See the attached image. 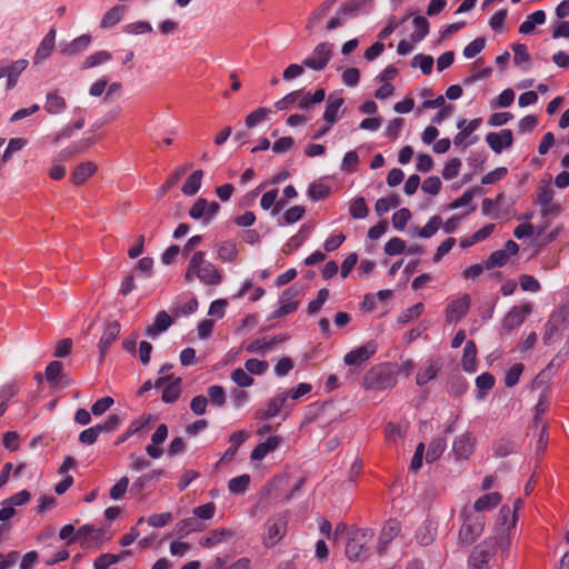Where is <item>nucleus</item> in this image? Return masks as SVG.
<instances>
[{"mask_svg": "<svg viewBox=\"0 0 569 569\" xmlns=\"http://www.w3.org/2000/svg\"><path fill=\"white\" fill-rule=\"evenodd\" d=\"M196 278L207 286H218L222 281L221 272L206 259L203 251H196L191 256L184 273L187 282H192Z\"/></svg>", "mask_w": 569, "mask_h": 569, "instance_id": "f257e3e1", "label": "nucleus"}, {"mask_svg": "<svg viewBox=\"0 0 569 569\" xmlns=\"http://www.w3.org/2000/svg\"><path fill=\"white\" fill-rule=\"evenodd\" d=\"M510 540L502 537H491L478 543L468 558L469 569H490V561L496 555L498 548L502 552L507 551Z\"/></svg>", "mask_w": 569, "mask_h": 569, "instance_id": "f03ea898", "label": "nucleus"}, {"mask_svg": "<svg viewBox=\"0 0 569 569\" xmlns=\"http://www.w3.org/2000/svg\"><path fill=\"white\" fill-rule=\"evenodd\" d=\"M346 556L351 561H363L369 557L367 545L372 540L375 531L370 528H356L347 532Z\"/></svg>", "mask_w": 569, "mask_h": 569, "instance_id": "7ed1b4c3", "label": "nucleus"}, {"mask_svg": "<svg viewBox=\"0 0 569 569\" xmlns=\"http://www.w3.org/2000/svg\"><path fill=\"white\" fill-rule=\"evenodd\" d=\"M399 370L388 363L371 368L363 378L366 389L386 390L396 386Z\"/></svg>", "mask_w": 569, "mask_h": 569, "instance_id": "20e7f679", "label": "nucleus"}, {"mask_svg": "<svg viewBox=\"0 0 569 569\" xmlns=\"http://www.w3.org/2000/svg\"><path fill=\"white\" fill-rule=\"evenodd\" d=\"M288 517L286 513H278L269 518L264 525L262 542L267 548L276 546L286 535Z\"/></svg>", "mask_w": 569, "mask_h": 569, "instance_id": "39448f33", "label": "nucleus"}, {"mask_svg": "<svg viewBox=\"0 0 569 569\" xmlns=\"http://www.w3.org/2000/svg\"><path fill=\"white\" fill-rule=\"evenodd\" d=\"M332 57V44L328 42H321L316 46L312 53L303 59L302 63L305 67L315 70H323Z\"/></svg>", "mask_w": 569, "mask_h": 569, "instance_id": "423d86ee", "label": "nucleus"}, {"mask_svg": "<svg viewBox=\"0 0 569 569\" xmlns=\"http://www.w3.org/2000/svg\"><path fill=\"white\" fill-rule=\"evenodd\" d=\"M483 525L480 515L467 516L459 530V541L462 545H471L482 533Z\"/></svg>", "mask_w": 569, "mask_h": 569, "instance_id": "0eeeda50", "label": "nucleus"}, {"mask_svg": "<svg viewBox=\"0 0 569 569\" xmlns=\"http://www.w3.org/2000/svg\"><path fill=\"white\" fill-rule=\"evenodd\" d=\"M298 296L299 290L296 287H290L282 291L279 298L280 307L271 313L270 319L282 318L295 312L299 305Z\"/></svg>", "mask_w": 569, "mask_h": 569, "instance_id": "6e6552de", "label": "nucleus"}, {"mask_svg": "<svg viewBox=\"0 0 569 569\" xmlns=\"http://www.w3.org/2000/svg\"><path fill=\"white\" fill-rule=\"evenodd\" d=\"M471 299L469 295L451 301L446 308V320L447 322H457L462 319L469 311Z\"/></svg>", "mask_w": 569, "mask_h": 569, "instance_id": "1a4fd4ad", "label": "nucleus"}, {"mask_svg": "<svg viewBox=\"0 0 569 569\" xmlns=\"http://www.w3.org/2000/svg\"><path fill=\"white\" fill-rule=\"evenodd\" d=\"M377 351V346L373 341L358 347L346 353L343 361L348 366H359L369 360Z\"/></svg>", "mask_w": 569, "mask_h": 569, "instance_id": "9d476101", "label": "nucleus"}, {"mask_svg": "<svg viewBox=\"0 0 569 569\" xmlns=\"http://www.w3.org/2000/svg\"><path fill=\"white\" fill-rule=\"evenodd\" d=\"M531 311L532 306L530 303L512 307L503 319V328L507 330H512L519 327L521 323H523Z\"/></svg>", "mask_w": 569, "mask_h": 569, "instance_id": "9b49d317", "label": "nucleus"}, {"mask_svg": "<svg viewBox=\"0 0 569 569\" xmlns=\"http://www.w3.org/2000/svg\"><path fill=\"white\" fill-rule=\"evenodd\" d=\"M486 141L493 152L501 153L503 149L512 146V131L510 129H503L499 132H489L486 136Z\"/></svg>", "mask_w": 569, "mask_h": 569, "instance_id": "f8f14e48", "label": "nucleus"}, {"mask_svg": "<svg viewBox=\"0 0 569 569\" xmlns=\"http://www.w3.org/2000/svg\"><path fill=\"white\" fill-rule=\"evenodd\" d=\"M234 532L227 528H217L210 530L204 537L199 540V545L203 548H213L218 545L228 542L232 539Z\"/></svg>", "mask_w": 569, "mask_h": 569, "instance_id": "ddd939ff", "label": "nucleus"}, {"mask_svg": "<svg viewBox=\"0 0 569 569\" xmlns=\"http://www.w3.org/2000/svg\"><path fill=\"white\" fill-rule=\"evenodd\" d=\"M400 530H401L400 522L396 519H389L385 523V526L380 532L379 542H378L379 555H383L386 552V550L388 549V545L399 535Z\"/></svg>", "mask_w": 569, "mask_h": 569, "instance_id": "4468645a", "label": "nucleus"}, {"mask_svg": "<svg viewBox=\"0 0 569 569\" xmlns=\"http://www.w3.org/2000/svg\"><path fill=\"white\" fill-rule=\"evenodd\" d=\"M120 323L117 320L109 322L99 340L98 349L100 352V359H103L107 355L110 346L116 341L120 335Z\"/></svg>", "mask_w": 569, "mask_h": 569, "instance_id": "2eb2a0df", "label": "nucleus"}, {"mask_svg": "<svg viewBox=\"0 0 569 569\" xmlns=\"http://www.w3.org/2000/svg\"><path fill=\"white\" fill-rule=\"evenodd\" d=\"M288 337L286 335L274 336L270 340H266L264 338L256 339L246 346V350L250 353L261 352L264 355L266 352L271 351L278 343L286 341Z\"/></svg>", "mask_w": 569, "mask_h": 569, "instance_id": "dca6fc26", "label": "nucleus"}, {"mask_svg": "<svg viewBox=\"0 0 569 569\" xmlns=\"http://www.w3.org/2000/svg\"><path fill=\"white\" fill-rule=\"evenodd\" d=\"M288 399V393H279L276 397L271 398L264 409H261L257 412V418L259 419H271L276 417L281 409L284 407L286 401Z\"/></svg>", "mask_w": 569, "mask_h": 569, "instance_id": "f3484780", "label": "nucleus"}, {"mask_svg": "<svg viewBox=\"0 0 569 569\" xmlns=\"http://www.w3.org/2000/svg\"><path fill=\"white\" fill-rule=\"evenodd\" d=\"M91 41L90 34H82L62 47L60 52L68 57L79 56L89 48Z\"/></svg>", "mask_w": 569, "mask_h": 569, "instance_id": "a211bd4d", "label": "nucleus"}, {"mask_svg": "<svg viewBox=\"0 0 569 569\" xmlns=\"http://www.w3.org/2000/svg\"><path fill=\"white\" fill-rule=\"evenodd\" d=\"M343 98L336 94H330L327 100L326 110L323 112V120L329 126H333L339 120V110L343 104Z\"/></svg>", "mask_w": 569, "mask_h": 569, "instance_id": "6ab92c4d", "label": "nucleus"}, {"mask_svg": "<svg viewBox=\"0 0 569 569\" xmlns=\"http://www.w3.org/2000/svg\"><path fill=\"white\" fill-rule=\"evenodd\" d=\"M56 44V30L51 29L40 42L36 54H34V63H40L50 57L54 49Z\"/></svg>", "mask_w": 569, "mask_h": 569, "instance_id": "aec40b11", "label": "nucleus"}, {"mask_svg": "<svg viewBox=\"0 0 569 569\" xmlns=\"http://www.w3.org/2000/svg\"><path fill=\"white\" fill-rule=\"evenodd\" d=\"M172 323L170 316L166 311L157 313L154 322L146 328V335L150 338H156L164 332Z\"/></svg>", "mask_w": 569, "mask_h": 569, "instance_id": "412c9836", "label": "nucleus"}, {"mask_svg": "<svg viewBox=\"0 0 569 569\" xmlns=\"http://www.w3.org/2000/svg\"><path fill=\"white\" fill-rule=\"evenodd\" d=\"M97 166L93 162L87 161L77 166L71 173V182L76 186L84 183L94 172Z\"/></svg>", "mask_w": 569, "mask_h": 569, "instance_id": "4be33fe9", "label": "nucleus"}, {"mask_svg": "<svg viewBox=\"0 0 569 569\" xmlns=\"http://www.w3.org/2000/svg\"><path fill=\"white\" fill-rule=\"evenodd\" d=\"M280 445V438L269 437L266 441L259 443L251 452L250 458L253 461L262 460L269 452L276 450Z\"/></svg>", "mask_w": 569, "mask_h": 569, "instance_id": "5701e85b", "label": "nucleus"}, {"mask_svg": "<svg viewBox=\"0 0 569 569\" xmlns=\"http://www.w3.org/2000/svg\"><path fill=\"white\" fill-rule=\"evenodd\" d=\"M204 529V525L196 517L186 518L176 525L177 535L182 538L191 532H199Z\"/></svg>", "mask_w": 569, "mask_h": 569, "instance_id": "b1692460", "label": "nucleus"}, {"mask_svg": "<svg viewBox=\"0 0 569 569\" xmlns=\"http://www.w3.org/2000/svg\"><path fill=\"white\" fill-rule=\"evenodd\" d=\"M43 108L50 114H58L67 109V102L57 91H50L46 97Z\"/></svg>", "mask_w": 569, "mask_h": 569, "instance_id": "393cba45", "label": "nucleus"}, {"mask_svg": "<svg viewBox=\"0 0 569 569\" xmlns=\"http://www.w3.org/2000/svg\"><path fill=\"white\" fill-rule=\"evenodd\" d=\"M28 60L19 59L13 61L10 66L4 67L6 77H7V87L9 89L13 88L17 83L18 77L20 73L28 67Z\"/></svg>", "mask_w": 569, "mask_h": 569, "instance_id": "a878e982", "label": "nucleus"}, {"mask_svg": "<svg viewBox=\"0 0 569 569\" xmlns=\"http://www.w3.org/2000/svg\"><path fill=\"white\" fill-rule=\"evenodd\" d=\"M452 449L458 458L467 459L473 451V441L469 435H461L453 441Z\"/></svg>", "mask_w": 569, "mask_h": 569, "instance_id": "bb28decb", "label": "nucleus"}, {"mask_svg": "<svg viewBox=\"0 0 569 569\" xmlns=\"http://www.w3.org/2000/svg\"><path fill=\"white\" fill-rule=\"evenodd\" d=\"M217 257L222 262H234L238 258V248L233 241H222L217 244Z\"/></svg>", "mask_w": 569, "mask_h": 569, "instance_id": "cd10ccee", "label": "nucleus"}, {"mask_svg": "<svg viewBox=\"0 0 569 569\" xmlns=\"http://www.w3.org/2000/svg\"><path fill=\"white\" fill-rule=\"evenodd\" d=\"M476 357L477 347L475 341L469 340L465 345L463 356L461 360L462 369L467 372H473L476 370Z\"/></svg>", "mask_w": 569, "mask_h": 569, "instance_id": "c85d7f7f", "label": "nucleus"}, {"mask_svg": "<svg viewBox=\"0 0 569 569\" xmlns=\"http://www.w3.org/2000/svg\"><path fill=\"white\" fill-rule=\"evenodd\" d=\"M278 189H272L263 193L260 199V206L263 210H268L273 206L272 214H277L286 204L283 200L277 201Z\"/></svg>", "mask_w": 569, "mask_h": 569, "instance_id": "c756f323", "label": "nucleus"}, {"mask_svg": "<svg viewBox=\"0 0 569 569\" xmlns=\"http://www.w3.org/2000/svg\"><path fill=\"white\" fill-rule=\"evenodd\" d=\"M501 495L499 492H490L481 496L475 501L473 509L480 513L499 505Z\"/></svg>", "mask_w": 569, "mask_h": 569, "instance_id": "7c9ffc66", "label": "nucleus"}, {"mask_svg": "<svg viewBox=\"0 0 569 569\" xmlns=\"http://www.w3.org/2000/svg\"><path fill=\"white\" fill-rule=\"evenodd\" d=\"M412 24L416 30L410 34V40L413 43H418L428 36L430 26L428 20L422 16L415 17Z\"/></svg>", "mask_w": 569, "mask_h": 569, "instance_id": "2f4dec72", "label": "nucleus"}, {"mask_svg": "<svg viewBox=\"0 0 569 569\" xmlns=\"http://www.w3.org/2000/svg\"><path fill=\"white\" fill-rule=\"evenodd\" d=\"M500 520H501V532L498 537H508V533L511 528H515L517 522V515L515 511H512L509 507H502L500 509Z\"/></svg>", "mask_w": 569, "mask_h": 569, "instance_id": "473e14b6", "label": "nucleus"}, {"mask_svg": "<svg viewBox=\"0 0 569 569\" xmlns=\"http://www.w3.org/2000/svg\"><path fill=\"white\" fill-rule=\"evenodd\" d=\"M202 177V170H196L194 172H192L181 188L182 193L186 196L196 194L201 187Z\"/></svg>", "mask_w": 569, "mask_h": 569, "instance_id": "72a5a7b5", "label": "nucleus"}, {"mask_svg": "<svg viewBox=\"0 0 569 569\" xmlns=\"http://www.w3.org/2000/svg\"><path fill=\"white\" fill-rule=\"evenodd\" d=\"M181 378H174L162 390V401L166 403H173L178 400L181 393Z\"/></svg>", "mask_w": 569, "mask_h": 569, "instance_id": "f704fd0d", "label": "nucleus"}, {"mask_svg": "<svg viewBox=\"0 0 569 569\" xmlns=\"http://www.w3.org/2000/svg\"><path fill=\"white\" fill-rule=\"evenodd\" d=\"M446 448L447 441L443 438L433 439L428 446V450L426 453L427 462L431 463L438 460L445 452Z\"/></svg>", "mask_w": 569, "mask_h": 569, "instance_id": "c9c22d12", "label": "nucleus"}, {"mask_svg": "<svg viewBox=\"0 0 569 569\" xmlns=\"http://www.w3.org/2000/svg\"><path fill=\"white\" fill-rule=\"evenodd\" d=\"M112 59V54L107 50L97 51L88 56L81 66V69L87 70L94 68L99 64L106 63Z\"/></svg>", "mask_w": 569, "mask_h": 569, "instance_id": "e433bc0d", "label": "nucleus"}, {"mask_svg": "<svg viewBox=\"0 0 569 569\" xmlns=\"http://www.w3.org/2000/svg\"><path fill=\"white\" fill-rule=\"evenodd\" d=\"M553 194L555 192L549 184L539 186L537 189V201L540 206L543 207V216H547L549 212H551V209H548L547 206H549L552 201Z\"/></svg>", "mask_w": 569, "mask_h": 569, "instance_id": "4c0bfd02", "label": "nucleus"}, {"mask_svg": "<svg viewBox=\"0 0 569 569\" xmlns=\"http://www.w3.org/2000/svg\"><path fill=\"white\" fill-rule=\"evenodd\" d=\"M442 226V219L440 216H432L429 221L420 229L416 230L417 236L421 238H431Z\"/></svg>", "mask_w": 569, "mask_h": 569, "instance_id": "58836bf2", "label": "nucleus"}, {"mask_svg": "<svg viewBox=\"0 0 569 569\" xmlns=\"http://www.w3.org/2000/svg\"><path fill=\"white\" fill-rule=\"evenodd\" d=\"M250 483V476L247 473L240 475L229 480L228 489L233 495H243Z\"/></svg>", "mask_w": 569, "mask_h": 569, "instance_id": "ea45409f", "label": "nucleus"}, {"mask_svg": "<svg viewBox=\"0 0 569 569\" xmlns=\"http://www.w3.org/2000/svg\"><path fill=\"white\" fill-rule=\"evenodd\" d=\"M399 202H400L399 197L395 193H392L386 198H380L377 200L376 206H375L376 213L379 217H381L385 213L389 212L392 208L398 207Z\"/></svg>", "mask_w": 569, "mask_h": 569, "instance_id": "a19ab883", "label": "nucleus"}, {"mask_svg": "<svg viewBox=\"0 0 569 569\" xmlns=\"http://www.w3.org/2000/svg\"><path fill=\"white\" fill-rule=\"evenodd\" d=\"M336 0H327L323 3H321L310 16L307 28L312 29L323 17L327 16V13L330 11V9L335 6Z\"/></svg>", "mask_w": 569, "mask_h": 569, "instance_id": "79ce46f5", "label": "nucleus"}, {"mask_svg": "<svg viewBox=\"0 0 569 569\" xmlns=\"http://www.w3.org/2000/svg\"><path fill=\"white\" fill-rule=\"evenodd\" d=\"M349 213L353 219H365L368 217L369 208L363 197H358L350 202Z\"/></svg>", "mask_w": 569, "mask_h": 569, "instance_id": "37998d69", "label": "nucleus"}, {"mask_svg": "<svg viewBox=\"0 0 569 569\" xmlns=\"http://www.w3.org/2000/svg\"><path fill=\"white\" fill-rule=\"evenodd\" d=\"M63 375L62 362L54 360L51 361L46 368V378L51 387H58V379Z\"/></svg>", "mask_w": 569, "mask_h": 569, "instance_id": "c03bdc74", "label": "nucleus"}, {"mask_svg": "<svg viewBox=\"0 0 569 569\" xmlns=\"http://www.w3.org/2000/svg\"><path fill=\"white\" fill-rule=\"evenodd\" d=\"M130 555L129 550L122 551L120 555L102 553L93 563L94 569H108L111 565L117 563L121 557Z\"/></svg>", "mask_w": 569, "mask_h": 569, "instance_id": "a18cd8bd", "label": "nucleus"}, {"mask_svg": "<svg viewBox=\"0 0 569 569\" xmlns=\"http://www.w3.org/2000/svg\"><path fill=\"white\" fill-rule=\"evenodd\" d=\"M123 14V7L122 6H116L108 10L102 20H101V28L108 29L114 27L122 18Z\"/></svg>", "mask_w": 569, "mask_h": 569, "instance_id": "49530a36", "label": "nucleus"}, {"mask_svg": "<svg viewBox=\"0 0 569 569\" xmlns=\"http://www.w3.org/2000/svg\"><path fill=\"white\" fill-rule=\"evenodd\" d=\"M191 164H183L178 167L166 180V182L162 184L160 191L162 194L168 192L172 187H174L179 180L187 173V171L190 169Z\"/></svg>", "mask_w": 569, "mask_h": 569, "instance_id": "de8ad7c7", "label": "nucleus"}, {"mask_svg": "<svg viewBox=\"0 0 569 569\" xmlns=\"http://www.w3.org/2000/svg\"><path fill=\"white\" fill-rule=\"evenodd\" d=\"M433 62L432 56L418 53L411 60V67L419 68L423 74H430L432 72Z\"/></svg>", "mask_w": 569, "mask_h": 569, "instance_id": "09e8293b", "label": "nucleus"}, {"mask_svg": "<svg viewBox=\"0 0 569 569\" xmlns=\"http://www.w3.org/2000/svg\"><path fill=\"white\" fill-rule=\"evenodd\" d=\"M172 519L171 512H163V513H154L149 516L147 519L143 517L138 519V525L143 523L144 521L148 522L149 526L154 528H162L166 525H168Z\"/></svg>", "mask_w": 569, "mask_h": 569, "instance_id": "8fccbe9b", "label": "nucleus"}, {"mask_svg": "<svg viewBox=\"0 0 569 569\" xmlns=\"http://www.w3.org/2000/svg\"><path fill=\"white\" fill-rule=\"evenodd\" d=\"M148 421H149V419H142V418L133 420L128 426L127 430L117 438L116 445L119 446V445L123 443L124 441H127L131 436H133L134 433L140 431L148 423Z\"/></svg>", "mask_w": 569, "mask_h": 569, "instance_id": "3c124183", "label": "nucleus"}, {"mask_svg": "<svg viewBox=\"0 0 569 569\" xmlns=\"http://www.w3.org/2000/svg\"><path fill=\"white\" fill-rule=\"evenodd\" d=\"M271 113V110L268 108H258L254 111L250 112L244 120L246 127L248 129L254 128L262 121L267 119V117Z\"/></svg>", "mask_w": 569, "mask_h": 569, "instance_id": "603ef678", "label": "nucleus"}, {"mask_svg": "<svg viewBox=\"0 0 569 569\" xmlns=\"http://www.w3.org/2000/svg\"><path fill=\"white\" fill-rule=\"evenodd\" d=\"M439 370V366L436 362H430L425 369H421L416 377L418 386H423L432 380Z\"/></svg>", "mask_w": 569, "mask_h": 569, "instance_id": "864d4df0", "label": "nucleus"}, {"mask_svg": "<svg viewBox=\"0 0 569 569\" xmlns=\"http://www.w3.org/2000/svg\"><path fill=\"white\" fill-rule=\"evenodd\" d=\"M27 144V140L23 138H12L9 140V143L1 157L2 162H8L13 153L20 151Z\"/></svg>", "mask_w": 569, "mask_h": 569, "instance_id": "5fc2aeb1", "label": "nucleus"}, {"mask_svg": "<svg viewBox=\"0 0 569 569\" xmlns=\"http://www.w3.org/2000/svg\"><path fill=\"white\" fill-rule=\"evenodd\" d=\"M207 393H208V397L210 399V402L213 406H217L219 408L224 406V403H226V392H224L223 387L218 386V385L210 386L207 389Z\"/></svg>", "mask_w": 569, "mask_h": 569, "instance_id": "6e6d98bb", "label": "nucleus"}, {"mask_svg": "<svg viewBox=\"0 0 569 569\" xmlns=\"http://www.w3.org/2000/svg\"><path fill=\"white\" fill-rule=\"evenodd\" d=\"M509 260L508 253H506V250H496L493 251L489 258L485 262L486 269H493L496 267H502L505 266Z\"/></svg>", "mask_w": 569, "mask_h": 569, "instance_id": "4d7b16f0", "label": "nucleus"}, {"mask_svg": "<svg viewBox=\"0 0 569 569\" xmlns=\"http://www.w3.org/2000/svg\"><path fill=\"white\" fill-rule=\"evenodd\" d=\"M476 386L480 391L479 397L482 398L495 386V377L489 372H483L477 377Z\"/></svg>", "mask_w": 569, "mask_h": 569, "instance_id": "13d9d810", "label": "nucleus"}, {"mask_svg": "<svg viewBox=\"0 0 569 569\" xmlns=\"http://www.w3.org/2000/svg\"><path fill=\"white\" fill-rule=\"evenodd\" d=\"M410 219V210L407 208H401L392 214V226L396 230L402 231Z\"/></svg>", "mask_w": 569, "mask_h": 569, "instance_id": "bf43d9fd", "label": "nucleus"}, {"mask_svg": "<svg viewBox=\"0 0 569 569\" xmlns=\"http://www.w3.org/2000/svg\"><path fill=\"white\" fill-rule=\"evenodd\" d=\"M231 380L241 388L250 387L254 380L250 373L244 371L242 368H237L231 372Z\"/></svg>", "mask_w": 569, "mask_h": 569, "instance_id": "052dcab7", "label": "nucleus"}, {"mask_svg": "<svg viewBox=\"0 0 569 569\" xmlns=\"http://www.w3.org/2000/svg\"><path fill=\"white\" fill-rule=\"evenodd\" d=\"M311 230L310 227L303 224L297 234H295L293 237H291L287 243V248H288V251L287 252H290V251H293V250H297L307 239V234L308 232Z\"/></svg>", "mask_w": 569, "mask_h": 569, "instance_id": "680f3d73", "label": "nucleus"}, {"mask_svg": "<svg viewBox=\"0 0 569 569\" xmlns=\"http://www.w3.org/2000/svg\"><path fill=\"white\" fill-rule=\"evenodd\" d=\"M208 207V201L204 198H199L196 200V202L192 204V207L189 209V216L190 218L194 220L203 219L206 222V210Z\"/></svg>", "mask_w": 569, "mask_h": 569, "instance_id": "e2e57ef3", "label": "nucleus"}, {"mask_svg": "<svg viewBox=\"0 0 569 569\" xmlns=\"http://www.w3.org/2000/svg\"><path fill=\"white\" fill-rule=\"evenodd\" d=\"M129 478L121 477L110 489L109 496L113 500H120L123 498L124 493L128 490Z\"/></svg>", "mask_w": 569, "mask_h": 569, "instance_id": "0e129e2a", "label": "nucleus"}, {"mask_svg": "<svg viewBox=\"0 0 569 569\" xmlns=\"http://www.w3.org/2000/svg\"><path fill=\"white\" fill-rule=\"evenodd\" d=\"M216 512V505L213 502H208L201 506L193 508L192 513L199 520H210L213 518Z\"/></svg>", "mask_w": 569, "mask_h": 569, "instance_id": "69168bd1", "label": "nucleus"}, {"mask_svg": "<svg viewBox=\"0 0 569 569\" xmlns=\"http://www.w3.org/2000/svg\"><path fill=\"white\" fill-rule=\"evenodd\" d=\"M423 309H425L423 303L422 302H417L412 307H410L407 310H405L399 316L398 321L400 323H408L411 320H413L415 318H418L423 312Z\"/></svg>", "mask_w": 569, "mask_h": 569, "instance_id": "338daca9", "label": "nucleus"}, {"mask_svg": "<svg viewBox=\"0 0 569 569\" xmlns=\"http://www.w3.org/2000/svg\"><path fill=\"white\" fill-rule=\"evenodd\" d=\"M461 160L458 158L450 159L443 170H442V177L445 180H452L459 174L460 168H461Z\"/></svg>", "mask_w": 569, "mask_h": 569, "instance_id": "774afa93", "label": "nucleus"}]
</instances>
